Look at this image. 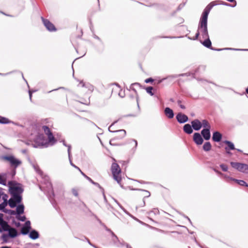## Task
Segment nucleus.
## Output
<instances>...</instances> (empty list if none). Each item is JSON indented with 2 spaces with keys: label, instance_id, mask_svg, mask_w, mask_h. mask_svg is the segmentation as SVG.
Masks as SVG:
<instances>
[{
  "label": "nucleus",
  "instance_id": "nucleus-32",
  "mask_svg": "<svg viewBox=\"0 0 248 248\" xmlns=\"http://www.w3.org/2000/svg\"><path fill=\"white\" fill-rule=\"evenodd\" d=\"M201 122L202 123V127H203V128H211L210 124L206 119H203Z\"/></svg>",
  "mask_w": 248,
  "mask_h": 248
},
{
  "label": "nucleus",
  "instance_id": "nucleus-17",
  "mask_svg": "<svg viewBox=\"0 0 248 248\" xmlns=\"http://www.w3.org/2000/svg\"><path fill=\"white\" fill-rule=\"evenodd\" d=\"M11 228L7 221L4 220L0 222V233L3 232H8Z\"/></svg>",
  "mask_w": 248,
  "mask_h": 248
},
{
  "label": "nucleus",
  "instance_id": "nucleus-34",
  "mask_svg": "<svg viewBox=\"0 0 248 248\" xmlns=\"http://www.w3.org/2000/svg\"><path fill=\"white\" fill-rule=\"evenodd\" d=\"M140 85V84L139 83H137V82H136V83H133L131 85V86H130V89L133 90L135 93L136 94V100H137V105H138V108H140V106H139V97H138V95L137 94V91L135 89L133 88L132 87V86L133 85Z\"/></svg>",
  "mask_w": 248,
  "mask_h": 248
},
{
  "label": "nucleus",
  "instance_id": "nucleus-13",
  "mask_svg": "<svg viewBox=\"0 0 248 248\" xmlns=\"http://www.w3.org/2000/svg\"><path fill=\"white\" fill-rule=\"evenodd\" d=\"M211 128H203L201 133H200L202 136V138L205 140H208L211 138Z\"/></svg>",
  "mask_w": 248,
  "mask_h": 248
},
{
  "label": "nucleus",
  "instance_id": "nucleus-6",
  "mask_svg": "<svg viewBox=\"0 0 248 248\" xmlns=\"http://www.w3.org/2000/svg\"><path fill=\"white\" fill-rule=\"evenodd\" d=\"M230 164L231 166L243 173H248V165L245 163H241L239 162H231Z\"/></svg>",
  "mask_w": 248,
  "mask_h": 248
},
{
  "label": "nucleus",
  "instance_id": "nucleus-41",
  "mask_svg": "<svg viewBox=\"0 0 248 248\" xmlns=\"http://www.w3.org/2000/svg\"><path fill=\"white\" fill-rule=\"evenodd\" d=\"M152 214H154L155 215H158L159 214V211L158 208H154L152 210L148 213L149 215H151Z\"/></svg>",
  "mask_w": 248,
  "mask_h": 248
},
{
  "label": "nucleus",
  "instance_id": "nucleus-40",
  "mask_svg": "<svg viewBox=\"0 0 248 248\" xmlns=\"http://www.w3.org/2000/svg\"><path fill=\"white\" fill-rule=\"evenodd\" d=\"M80 84L82 85V87H83L88 88L89 90L93 91V85L90 84H86L83 81L80 82Z\"/></svg>",
  "mask_w": 248,
  "mask_h": 248
},
{
  "label": "nucleus",
  "instance_id": "nucleus-49",
  "mask_svg": "<svg viewBox=\"0 0 248 248\" xmlns=\"http://www.w3.org/2000/svg\"><path fill=\"white\" fill-rule=\"evenodd\" d=\"M200 34H200L199 31L197 30V32H196L195 36L192 38L193 40H197L198 39V38L199 37V36H200Z\"/></svg>",
  "mask_w": 248,
  "mask_h": 248
},
{
  "label": "nucleus",
  "instance_id": "nucleus-18",
  "mask_svg": "<svg viewBox=\"0 0 248 248\" xmlns=\"http://www.w3.org/2000/svg\"><path fill=\"white\" fill-rule=\"evenodd\" d=\"M183 130L186 134L190 135L193 133L194 129L191 124H186L183 126Z\"/></svg>",
  "mask_w": 248,
  "mask_h": 248
},
{
  "label": "nucleus",
  "instance_id": "nucleus-21",
  "mask_svg": "<svg viewBox=\"0 0 248 248\" xmlns=\"http://www.w3.org/2000/svg\"><path fill=\"white\" fill-rule=\"evenodd\" d=\"M211 50L217 51H220L224 50H231L234 51H248V49H240V48H234L231 47H225L223 48H216L215 47H212Z\"/></svg>",
  "mask_w": 248,
  "mask_h": 248
},
{
  "label": "nucleus",
  "instance_id": "nucleus-39",
  "mask_svg": "<svg viewBox=\"0 0 248 248\" xmlns=\"http://www.w3.org/2000/svg\"><path fill=\"white\" fill-rule=\"evenodd\" d=\"M165 80H166V78H156L155 79V82L154 84L155 85H158Z\"/></svg>",
  "mask_w": 248,
  "mask_h": 248
},
{
  "label": "nucleus",
  "instance_id": "nucleus-45",
  "mask_svg": "<svg viewBox=\"0 0 248 248\" xmlns=\"http://www.w3.org/2000/svg\"><path fill=\"white\" fill-rule=\"evenodd\" d=\"M33 168L35 171L39 174H41L43 173L42 171L40 169L38 166L33 165Z\"/></svg>",
  "mask_w": 248,
  "mask_h": 248
},
{
  "label": "nucleus",
  "instance_id": "nucleus-33",
  "mask_svg": "<svg viewBox=\"0 0 248 248\" xmlns=\"http://www.w3.org/2000/svg\"><path fill=\"white\" fill-rule=\"evenodd\" d=\"M1 198L3 200V202H5L6 203H7L8 205H9L10 204V199L8 200V195L6 194H5L4 192H3V190H1Z\"/></svg>",
  "mask_w": 248,
  "mask_h": 248
},
{
  "label": "nucleus",
  "instance_id": "nucleus-11",
  "mask_svg": "<svg viewBox=\"0 0 248 248\" xmlns=\"http://www.w3.org/2000/svg\"><path fill=\"white\" fill-rule=\"evenodd\" d=\"M176 119L179 124H184L188 121V116L182 112L178 113L176 115Z\"/></svg>",
  "mask_w": 248,
  "mask_h": 248
},
{
  "label": "nucleus",
  "instance_id": "nucleus-52",
  "mask_svg": "<svg viewBox=\"0 0 248 248\" xmlns=\"http://www.w3.org/2000/svg\"><path fill=\"white\" fill-rule=\"evenodd\" d=\"M118 95L120 97H121V98H123L125 96V93H124V92H122V90H121L119 93H118Z\"/></svg>",
  "mask_w": 248,
  "mask_h": 248
},
{
  "label": "nucleus",
  "instance_id": "nucleus-46",
  "mask_svg": "<svg viewBox=\"0 0 248 248\" xmlns=\"http://www.w3.org/2000/svg\"><path fill=\"white\" fill-rule=\"evenodd\" d=\"M7 205H8L7 203L3 202L0 203V211H2L4 207H6L7 206Z\"/></svg>",
  "mask_w": 248,
  "mask_h": 248
},
{
  "label": "nucleus",
  "instance_id": "nucleus-15",
  "mask_svg": "<svg viewBox=\"0 0 248 248\" xmlns=\"http://www.w3.org/2000/svg\"><path fill=\"white\" fill-rule=\"evenodd\" d=\"M28 234L29 238L32 240H36L39 238L40 236L39 232L35 229H31L29 231Z\"/></svg>",
  "mask_w": 248,
  "mask_h": 248
},
{
  "label": "nucleus",
  "instance_id": "nucleus-42",
  "mask_svg": "<svg viewBox=\"0 0 248 248\" xmlns=\"http://www.w3.org/2000/svg\"><path fill=\"white\" fill-rule=\"evenodd\" d=\"M16 168H12V170H11V171L9 173L12 179L14 178L16 174Z\"/></svg>",
  "mask_w": 248,
  "mask_h": 248
},
{
  "label": "nucleus",
  "instance_id": "nucleus-3",
  "mask_svg": "<svg viewBox=\"0 0 248 248\" xmlns=\"http://www.w3.org/2000/svg\"><path fill=\"white\" fill-rule=\"evenodd\" d=\"M34 143L32 146L34 148H46L48 146L50 143L49 140H47L43 133H38L33 140Z\"/></svg>",
  "mask_w": 248,
  "mask_h": 248
},
{
  "label": "nucleus",
  "instance_id": "nucleus-22",
  "mask_svg": "<svg viewBox=\"0 0 248 248\" xmlns=\"http://www.w3.org/2000/svg\"><path fill=\"white\" fill-rule=\"evenodd\" d=\"M8 234H11L10 235V238H15L17 237L20 233H18L16 230L14 228H11L9 231H8Z\"/></svg>",
  "mask_w": 248,
  "mask_h": 248
},
{
  "label": "nucleus",
  "instance_id": "nucleus-26",
  "mask_svg": "<svg viewBox=\"0 0 248 248\" xmlns=\"http://www.w3.org/2000/svg\"><path fill=\"white\" fill-rule=\"evenodd\" d=\"M81 174L93 185L97 186L100 189L103 190V187L98 183L93 181L90 177L87 176L83 172H81Z\"/></svg>",
  "mask_w": 248,
  "mask_h": 248
},
{
  "label": "nucleus",
  "instance_id": "nucleus-2",
  "mask_svg": "<svg viewBox=\"0 0 248 248\" xmlns=\"http://www.w3.org/2000/svg\"><path fill=\"white\" fill-rule=\"evenodd\" d=\"M214 2H210L203 10L200 19L198 27V30L202 35V38L209 36L207 24L208 16L212 8L215 6Z\"/></svg>",
  "mask_w": 248,
  "mask_h": 248
},
{
  "label": "nucleus",
  "instance_id": "nucleus-62",
  "mask_svg": "<svg viewBox=\"0 0 248 248\" xmlns=\"http://www.w3.org/2000/svg\"><path fill=\"white\" fill-rule=\"evenodd\" d=\"M101 192H102V194H103V197H104V199L105 200V201H107V199H106V196H105V191H104V188H103V190L102 189H100Z\"/></svg>",
  "mask_w": 248,
  "mask_h": 248
},
{
  "label": "nucleus",
  "instance_id": "nucleus-30",
  "mask_svg": "<svg viewBox=\"0 0 248 248\" xmlns=\"http://www.w3.org/2000/svg\"><path fill=\"white\" fill-rule=\"evenodd\" d=\"M212 148V145L209 141H206L204 143L202 146V149L204 151L207 152L210 151Z\"/></svg>",
  "mask_w": 248,
  "mask_h": 248
},
{
  "label": "nucleus",
  "instance_id": "nucleus-25",
  "mask_svg": "<svg viewBox=\"0 0 248 248\" xmlns=\"http://www.w3.org/2000/svg\"><path fill=\"white\" fill-rule=\"evenodd\" d=\"M48 186L49 187V189L50 191V194L48 196V199L50 200V202L53 204V206L55 207V204L53 203V202L52 201V199H53L54 197V192L53 191V188H52V184L50 182L48 183Z\"/></svg>",
  "mask_w": 248,
  "mask_h": 248
},
{
  "label": "nucleus",
  "instance_id": "nucleus-57",
  "mask_svg": "<svg viewBox=\"0 0 248 248\" xmlns=\"http://www.w3.org/2000/svg\"><path fill=\"white\" fill-rule=\"evenodd\" d=\"M71 149H67V152H68V158L69 160H70L71 159Z\"/></svg>",
  "mask_w": 248,
  "mask_h": 248
},
{
  "label": "nucleus",
  "instance_id": "nucleus-53",
  "mask_svg": "<svg viewBox=\"0 0 248 248\" xmlns=\"http://www.w3.org/2000/svg\"><path fill=\"white\" fill-rule=\"evenodd\" d=\"M162 38H170V39H172V38H182L183 37V36H178V37H175V36H162L161 37Z\"/></svg>",
  "mask_w": 248,
  "mask_h": 248
},
{
  "label": "nucleus",
  "instance_id": "nucleus-12",
  "mask_svg": "<svg viewBox=\"0 0 248 248\" xmlns=\"http://www.w3.org/2000/svg\"><path fill=\"white\" fill-rule=\"evenodd\" d=\"M31 230V222L29 220H27L25 222L24 226L22 228L20 233L22 235H26L28 234L29 231Z\"/></svg>",
  "mask_w": 248,
  "mask_h": 248
},
{
  "label": "nucleus",
  "instance_id": "nucleus-50",
  "mask_svg": "<svg viewBox=\"0 0 248 248\" xmlns=\"http://www.w3.org/2000/svg\"><path fill=\"white\" fill-rule=\"evenodd\" d=\"M190 75V74L189 73H183V74H177L178 78L180 77H185V76H189Z\"/></svg>",
  "mask_w": 248,
  "mask_h": 248
},
{
  "label": "nucleus",
  "instance_id": "nucleus-43",
  "mask_svg": "<svg viewBox=\"0 0 248 248\" xmlns=\"http://www.w3.org/2000/svg\"><path fill=\"white\" fill-rule=\"evenodd\" d=\"M219 166H220V168L222 170V171H223L224 172L227 171V170H228V167L226 165L224 164H221Z\"/></svg>",
  "mask_w": 248,
  "mask_h": 248
},
{
  "label": "nucleus",
  "instance_id": "nucleus-37",
  "mask_svg": "<svg viewBox=\"0 0 248 248\" xmlns=\"http://www.w3.org/2000/svg\"><path fill=\"white\" fill-rule=\"evenodd\" d=\"M154 88L152 86H148L145 88L146 92L149 94L151 96L154 95V92H153Z\"/></svg>",
  "mask_w": 248,
  "mask_h": 248
},
{
  "label": "nucleus",
  "instance_id": "nucleus-54",
  "mask_svg": "<svg viewBox=\"0 0 248 248\" xmlns=\"http://www.w3.org/2000/svg\"><path fill=\"white\" fill-rule=\"evenodd\" d=\"M36 91H32V90H29V97L31 101V97H32V94L33 93L35 92Z\"/></svg>",
  "mask_w": 248,
  "mask_h": 248
},
{
  "label": "nucleus",
  "instance_id": "nucleus-61",
  "mask_svg": "<svg viewBox=\"0 0 248 248\" xmlns=\"http://www.w3.org/2000/svg\"><path fill=\"white\" fill-rule=\"evenodd\" d=\"M3 221H4L3 219V214L0 213V222H2Z\"/></svg>",
  "mask_w": 248,
  "mask_h": 248
},
{
  "label": "nucleus",
  "instance_id": "nucleus-20",
  "mask_svg": "<svg viewBox=\"0 0 248 248\" xmlns=\"http://www.w3.org/2000/svg\"><path fill=\"white\" fill-rule=\"evenodd\" d=\"M164 112L165 116L169 119H172L174 117V112L173 110L169 107L165 108Z\"/></svg>",
  "mask_w": 248,
  "mask_h": 248
},
{
  "label": "nucleus",
  "instance_id": "nucleus-31",
  "mask_svg": "<svg viewBox=\"0 0 248 248\" xmlns=\"http://www.w3.org/2000/svg\"><path fill=\"white\" fill-rule=\"evenodd\" d=\"M213 2H214V4H216L215 5H217V4H220V5H225V6H230L232 7H235L236 6V4H231L227 2H224L223 1H218V3H217V1H214Z\"/></svg>",
  "mask_w": 248,
  "mask_h": 248
},
{
  "label": "nucleus",
  "instance_id": "nucleus-51",
  "mask_svg": "<svg viewBox=\"0 0 248 248\" xmlns=\"http://www.w3.org/2000/svg\"><path fill=\"white\" fill-rule=\"evenodd\" d=\"M72 193L73 194L76 196V197H78V191L74 189V188H73L72 190Z\"/></svg>",
  "mask_w": 248,
  "mask_h": 248
},
{
  "label": "nucleus",
  "instance_id": "nucleus-23",
  "mask_svg": "<svg viewBox=\"0 0 248 248\" xmlns=\"http://www.w3.org/2000/svg\"><path fill=\"white\" fill-rule=\"evenodd\" d=\"M11 123H12L16 125H19V124L17 123H15L5 117L0 116V124H9Z\"/></svg>",
  "mask_w": 248,
  "mask_h": 248
},
{
  "label": "nucleus",
  "instance_id": "nucleus-35",
  "mask_svg": "<svg viewBox=\"0 0 248 248\" xmlns=\"http://www.w3.org/2000/svg\"><path fill=\"white\" fill-rule=\"evenodd\" d=\"M11 234L8 233H3L1 236V239L2 240L4 243H6L8 242V238H10Z\"/></svg>",
  "mask_w": 248,
  "mask_h": 248
},
{
  "label": "nucleus",
  "instance_id": "nucleus-64",
  "mask_svg": "<svg viewBox=\"0 0 248 248\" xmlns=\"http://www.w3.org/2000/svg\"><path fill=\"white\" fill-rule=\"evenodd\" d=\"M93 37L94 39H96L100 41H101V39L100 38V37H99L98 36H97L95 34H93Z\"/></svg>",
  "mask_w": 248,
  "mask_h": 248
},
{
  "label": "nucleus",
  "instance_id": "nucleus-38",
  "mask_svg": "<svg viewBox=\"0 0 248 248\" xmlns=\"http://www.w3.org/2000/svg\"><path fill=\"white\" fill-rule=\"evenodd\" d=\"M178 78L177 74H175V75H169V76L165 77L164 78H166V80H168L170 82H171V81H172L173 79L176 78Z\"/></svg>",
  "mask_w": 248,
  "mask_h": 248
},
{
  "label": "nucleus",
  "instance_id": "nucleus-27",
  "mask_svg": "<svg viewBox=\"0 0 248 248\" xmlns=\"http://www.w3.org/2000/svg\"><path fill=\"white\" fill-rule=\"evenodd\" d=\"M132 190L144 191L148 194V195L147 196H145L143 197V200H142V203L140 205L141 207L144 206L145 205V198L149 197L151 195L150 192L148 191V190H144V189H140V188H132Z\"/></svg>",
  "mask_w": 248,
  "mask_h": 248
},
{
  "label": "nucleus",
  "instance_id": "nucleus-14",
  "mask_svg": "<svg viewBox=\"0 0 248 248\" xmlns=\"http://www.w3.org/2000/svg\"><path fill=\"white\" fill-rule=\"evenodd\" d=\"M193 129L195 131H199L202 128L201 122L198 119H194L191 122Z\"/></svg>",
  "mask_w": 248,
  "mask_h": 248
},
{
  "label": "nucleus",
  "instance_id": "nucleus-58",
  "mask_svg": "<svg viewBox=\"0 0 248 248\" xmlns=\"http://www.w3.org/2000/svg\"><path fill=\"white\" fill-rule=\"evenodd\" d=\"M102 226L104 227V228L105 229V230L107 232H110L111 234V232H113L110 229L108 228L105 225V226Z\"/></svg>",
  "mask_w": 248,
  "mask_h": 248
},
{
  "label": "nucleus",
  "instance_id": "nucleus-47",
  "mask_svg": "<svg viewBox=\"0 0 248 248\" xmlns=\"http://www.w3.org/2000/svg\"><path fill=\"white\" fill-rule=\"evenodd\" d=\"M17 214L18 215V214L17 213ZM20 214H19V216H16V218L20 221H25V220H26V217L25 216H20Z\"/></svg>",
  "mask_w": 248,
  "mask_h": 248
},
{
  "label": "nucleus",
  "instance_id": "nucleus-9",
  "mask_svg": "<svg viewBox=\"0 0 248 248\" xmlns=\"http://www.w3.org/2000/svg\"><path fill=\"white\" fill-rule=\"evenodd\" d=\"M45 134L47 136L48 140H49L52 145L56 142V140L54 137L52 133L51 132L50 128L47 125H44L42 127Z\"/></svg>",
  "mask_w": 248,
  "mask_h": 248
},
{
  "label": "nucleus",
  "instance_id": "nucleus-8",
  "mask_svg": "<svg viewBox=\"0 0 248 248\" xmlns=\"http://www.w3.org/2000/svg\"><path fill=\"white\" fill-rule=\"evenodd\" d=\"M41 19L44 25L46 28L47 31H48L50 32H53L56 31L57 30V28L54 26V25L52 23H51L48 19H46L42 16L41 17Z\"/></svg>",
  "mask_w": 248,
  "mask_h": 248
},
{
  "label": "nucleus",
  "instance_id": "nucleus-1",
  "mask_svg": "<svg viewBox=\"0 0 248 248\" xmlns=\"http://www.w3.org/2000/svg\"><path fill=\"white\" fill-rule=\"evenodd\" d=\"M8 185L9 193L11 195L9 206L11 208L16 207L17 213L23 214L25 206L22 202V193L24 190L22 184L15 181H9Z\"/></svg>",
  "mask_w": 248,
  "mask_h": 248
},
{
  "label": "nucleus",
  "instance_id": "nucleus-10",
  "mask_svg": "<svg viewBox=\"0 0 248 248\" xmlns=\"http://www.w3.org/2000/svg\"><path fill=\"white\" fill-rule=\"evenodd\" d=\"M193 140L197 145L199 146L203 143L204 139L200 133L195 132L193 135Z\"/></svg>",
  "mask_w": 248,
  "mask_h": 248
},
{
  "label": "nucleus",
  "instance_id": "nucleus-28",
  "mask_svg": "<svg viewBox=\"0 0 248 248\" xmlns=\"http://www.w3.org/2000/svg\"><path fill=\"white\" fill-rule=\"evenodd\" d=\"M229 178L232 181H233L236 183L238 185L244 186L245 187H248V184L244 180H238L235 178H233L232 177H229Z\"/></svg>",
  "mask_w": 248,
  "mask_h": 248
},
{
  "label": "nucleus",
  "instance_id": "nucleus-48",
  "mask_svg": "<svg viewBox=\"0 0 248 248\" xmlns=\"http://www.w3.org/2000/svg\"><path fill=\"white\" fill-rule=\"evenodd\" d=\"M155 79L153 78H146L144 81L146 83H153Z\"/></svg>",
  "mask_w": 248,
  "mask_h": 248
},
{
  "label": "nucleus",
  "instance_id": "nucleus-59",
  "mask_svg": "<svg viewBox=\"0 0 248 248\" xmlns=\"http://www.w3.org/2000/svg\"><path fill=\"white\" fill-rule=\"evenodd\" d=\"M69 162H70V165L73 166V167H74L75 168L77 169V168H78V167H77V166H76V165H75L72 161V160L71 159H70V160H69Z\"/></svg>",
  "mask_w": 248,
  "mask_h": 248
},
{
  "label": "nucleus",
  "instance_id": "nucleus-55",
  "mask_svg": "<svg viewBox=\"0 0 248 248\" xmlns=\"http://www.w3.org/2000/svg\"><path fill=\"white\" fill-rule=\"evenodd\" d=\"M8 212H9L8 214L11 215H16V212L14 210L10 209V210L8 211Z\"/></svg>",
  "mask_w": 248,
  "mask_h": 248
},
{
  "label": "nucleus",
  "instance_id": "nucleus-63",
  "mask_svg": "<svg viewBox=\"0 0 248 248\" xmlns=\"http://www.w3.org/2000/svg\"><path fill=\"white\" fill-rule=\"evenodd\" d=\"M9 210H10V209H7L6 208V207H4V208L2 210V211L5 213L8 214L9 213L8 211H9Z\"/></svg>",
  "mask_w": 248,
  "mask_h": 248
},
{
  "label": "nucleus",
  "instance_id": "nucleus-16",
  "mask_svg": "<svg viewBox=\"0 0 248 248\" xmlns=\"http://www.w3.org/2000/svg\"><path fill=\"white\" fill-rule=\"evenodd\" d=\"M222 139V135L217 131H214L212 135V140L216 142H220Z\"/></svg>",
  "mask_w": 248,
  "mask_h": 248
},
{
  "label": "nucleus",
  "instance_id": "nucleus-56",
  "mask_svg": "<svg viewBox=\"0 0 248 248\" xmlns=\"http://www.w3.org/2000/svg\"><path fill=\"white\" fill-rule=\"evenodd\" d=\"M212 170L215 172H216L217 174H220V175H222V173L218 171L217 170L216 168H212Z\"/></svg>",
  "mask_w": 248,
  "mask_h": 248
},
{
  "label": "nucleus",
  "instance_id": "nucleus-29",
  "mask_svg": "<svg viewBox=\"0 0 248 248\" xmlns=\"http://www.w3.org/2000/svg\"><path fill=\"white\" fill-rule=\"evenodd\" d=\"M111 234L112 235V241L115 246L119 247V245L118 244H121V242L113 232H111Z\"/></svg>",
  "mask_w": 248,
  "mask_h": 248
},
{
  "label": "nucleus",
  "instance_id": "nucleus-24",
  "mask_svg": "<svg viewBox=\"0 0 248 248\" xmlns=\"http://www.w3.org/2000/svg\"><path fill=\"white\" fill-rule=\"evenodd\" d=\"M224 143L227 145V146L225 147V150H234L236 149L234 144L232 141L225 140L224 141Z\"/></svg>",
  "mask_w": 248,
  "mask_h": 248
},
{
  "label": "nucleus",
  "instance_id": "nucleus-5",
  "mask_svg": "<svg viewBox=\"0 0 248 248\" xmlns=\"http://www.w3.org/2000/svg\"><path fill=\"white\" fill-rule=\"evenodd\" d=\"M111 171L113 179L120 184L122 181V177L121 176V170L119 165L116 163H112L111 166Z\"/></svg>",
  "mask_w": 248,
  "mask_h": 248
},
{
  "label": "nucleus",
  "instance_id": "nucleus-19",
  "mask_svg": "<svg viewBox=\"0 0 248 248\" xmlns=\"http://www.w3.org/2000/svg\"><path fill=\"white\" fill-rule=\"evenodd\" d=\"M204 41H200L201 44L205 47L211 49L212 48V42L210 39L209 36L207 37H203Z\"/></svg>",
  "mask_w": 248,
  "mask_h": 248
},
{
  "label": "nucleus",
  "instance_id": "nucleus-36",
  "mask_svg": "<svg viewBox=\"0 0 248 248\" xmlns=\"http://www.w3.org/2000/svg\"><path fill=\"white\" fill-rule=\"evenodd\" d=\"M2 179L0 182V184L2 185L3 186H6L7 173H2Z\"/></svg>",
  "mask_w": 248,
  "mask_h": 248
},
{
  "label": "nucleus",
  "instance_id": "nucleus-60",
  "mask_svg": "<svg viewBox=\"0 0 248 248\" xmlns=\"http://www.w3.org/2000/svg\"><path fill=\"white\" fill-rule=\"evenodd\" d=\"M84 238L90 246L92 245V243L91 242L90 240L87 237H86V236H84Z\"/></svg>",
  "mask_w": 248,
  "mask_h": 248
},
{
  "label": "nucleus",
  "instance_id": "nucleus-44",
  "mask_svg": "<svg viewBox=\"0 0 248 248\" xmlns=\"http://www.w3.org/2000/svg\"><path fill=\"white\" fill-rule=\"evenodd\" d=\"M146 6H149V7L154 6V7H155L156 9H161V7H162V5L161 4H157V3H154L152 5H146Z\"/></svg>",
  "mask_w": 248,
  "mask_h": 248
},
{
  "label": "nucleus",
  "instance_id": "nucleus-7",
  "mask_svg": "<svg viewBox=\"0 0 248 248\" xmlns=\"http://www.w3.org/2000/svg\"><path fill=\"white\" fill-rule=\"evenodd\" d=\"M118 122V120L114 121L108 127V130L111 133H115V132H122L123 135L122 136H121L120 138H114V139H111L109 140V144L112 146H117L118 144L115 143L113 142V141L116 140H119L123 138L126 135V131L124 129H121V130H111V128L112 126L116 124Z\"/></svg>",
  "mask_w": 248,
  "mask_h": 248
},
{
  "label": "nucleus",
  "instance_id": "nucleus-4",
  "mask_svg": "<svg viewBox=\"0 0 248 248\" xmlns=\"http://www.w3.org/2000/svg\"><path fill=\"white\" fill-rule=\"evenodd\" d=\"M1 158L8 162L11 168H17L22 164V161L13 155H2Z\"/></svg>",
  "mask_w": 248,
  "mask_h": 248
}]
</instances>
